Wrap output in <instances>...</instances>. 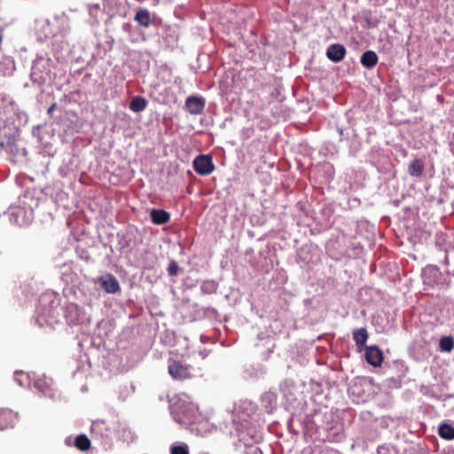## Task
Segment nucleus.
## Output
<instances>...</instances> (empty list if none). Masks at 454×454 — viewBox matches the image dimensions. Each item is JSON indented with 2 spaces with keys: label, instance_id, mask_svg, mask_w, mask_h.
<instances>
[{
  "label": "nucleus",
  "instance_id": "obj_1",
  "mask_svg": "<svg viewBox=\"0 0 454 454\" xmlns=\"http://www.w3.org/2000/svg\"><path fill=\"white\" fill-rule=\"evenodd\" d=\"M298 427H294L295 419L290 418L287 428L290 433L299 434L302 430L305 434L315 435V439L322 442H340L345 438L344 424L333 411L317 410L306 416L303 421L297 419Z\"/></svg>",
  "mask_w": 454,
  "mask_h": 454
},
{
  "label": "nucleus",
  "instance_id": "obj_2",
  "mask_svg": "<svg viewBox=\"0 0 454 454\" xmlns=\"http://www.w3.org/2000/svg\"><path fill=\"white\" fill-rule=\"evenodd\" d=\"M369 160L385 179L389 180L395 177V166L389 156L384 153L383 149L373 146L369 153Z\"/></svg>",
  "mask_w": 454,
  "mask_h": 454
},
{
  "label": "nucleus",
  "instance_id": "obj_3",
  "mask_svg": "<svg viewBox=\"0 0 454 454\" xmlns=\"http://www.w3.org/2000/svg\"><path fill=\"white\" fill-rule=\"evenodd\" d=\"M421 278L423 284L430 287L434 286H447L449 287L450 282L443 277L440 269L436 265L428 264L422 269Z\"/></svg>",
  "mask_w": 454,
  "mask_h": 454
},
{
  "label": "nucleus",
  "instance_id": "obj_4",
  "mask_svg": "<svg viewBox=\"0 0 454 454\" xmlns=\"http://www.w3.org/2000/svg\"><path fill=\"white\" fill-rule=\"evenodd\" d=\"M169 375L176 380H187L193 377L192 366L178 360H171L168 363Z\"/></svg>",
  "mask_w": 454,
  "mask_h": 454
},
{
  "label": "nucleus",
  "instance_id": "obj_5",
  "mask_svg": "<svg viewBox=\"0 0 454 454\" xmlns=\"http://www.w3.org/2000/svg\"><path fill=\"white\" fill-rule=\"evenodd\" d=\"M317 257V248L313 247L311 244H304L296 253V262L301 264V267L314 263Z\"/></svg>",
  "mask_w": 454,
  "mask_h": 454
},
{
  "label": "nucleus",
  "instance_id": "obj_6",
  "mask_svg": "<svg viewBox=\"0 0 454 454\" xmlns=\"http://www.w3.org/2000/svg\"><path fill=\"white\" fill-rule=\"evenodd\" d=\"M10 221L20 227L27 226L33 221V212L21 207H14L10 213Z\"/></svg>",
  "mask_w": 454,
  "mask_h": 454
},
{
  "label": "nucleus",
  "instance_id": "obj_7",
  "mask_svg": "<svg viewBox=\"0 0 454 454\" xmlns=\"http://www.w3.org/2000/svg\"><path fill=\"white\" fill-rule=\"evenodd\" d=\"M193 168L196 173L201 176L211 174L215 169L212 157L208 154H200L193 160Z\"/></svg>",
  "mask_w": 454,
  "mask_h": 454
},
{
  "label": "nucleus",
  "instance_id": "obj_8",
  "mask_svg": "<svg viewBox=\"0 0 454 454\" xmlns=\"http://www.w3.org/2000/svg\"><path fill=\"white\" fill-rule=\"evenodd\" d=\"M116 429V423L106 419H98L91 425V431L102 437H110Z\"/></svg>",
  "mask_w": 454,
  "mask_h": 454
},
{
  "label": "nucleus",
  "instance_id": "obj_9",
  "mask_svg": "<svg viewBox=\"0 0 454 454\" xmlns=\"http://www.w3.org/2000/svg\"><path fill=\"white\" fill-rule=\"evenodd\" d=\"M171 414L173 416V419L175 421H176L179 424L186 425L191 423L192 416L191 413L190 409L188 408V405H185L184 403H182L178 406H175L172 411Z\"/></svg>",
  "mask_w": 454,
  "mask_h": 454
},
{
  "label": "nucleus",
  "instance_id": "obj_10",
  "mask_svg": "<svg viewBox=\"0 0 454 454\" xmlns=\"http://www.w3.org/2000/svg\"><path fill=\"white\" fill-rule=\"evenodd\" d=\"M184 106L191 114H200L205 108V99L201 97L190 96L186 98Z\"/></svg>",
  "mask_w": 454,
  "mask_h": 454
},
{
  "label": "nucleus",
  "instance_id": "obj_11",
  "mask_svg": "<svg viewBox=\"0 0 454 454\" xmlns=\"http://www.w3.org/2000/svg\"><path fill=\"white\" fill-rule=\"evenodd\" d=\"M18 419V413L10 409H0V430L14 427Z\"/></svg>",
  "mask_w": 454,
  "mask_h": 454
},
{
  "label": "nucleus",
  "instance_id": "obj_12",
  "mask_svg": "<svg viewBox=\"0 0 454 454\" xmlns=\"http://www.w3.org/2000/svg\"><path fill=\"white\" fill-rule=\"evenodd\" d=\"M366 362L374 366H380L383 361L382 351L375 345L367 347L364 353Z\"/></svg>",
  "mask_w": 454,
  "mask_h": 454
},
{
  "label": "nucleus",
  "instance_id": "obj_13",
  "mask_svg": "<svg viewBox=\"0 0 454 454\" xmlns=\"http://www.w3.org/2000/svg\"><path fill=\"white\" fill-rule=\"evenodd\" d=\"M346 53V48L340 43H333L326 50V57L334 63L340 62L345 58Z\"/></svg>",
  "mask_w": 454,
  "mask_h": 454
},
{
  "label": "nucleus",
  "instance_id": "obj_14",
  "mask_svg": "<svg viewBox=\"0 0 454 454\" xmlns=\"http://www.w3.org/2000/svg\"><path fill=\"white\" fill-rule=\"evenodd\" d=\"M134 20L141 27H148L152 24H156L157 19L154 16L152 17L147 9H139L134 17Z\"/></svg>",
  "mask_w": 454,
  "mask_h": 454
},
{
  "label": "nucleus",
  "instance_id": "obj_15",
  "mask_svg": "<svg viewBox=\"0 0 454 454\" xmlns=\"http://www.w3.org/2000/svg\"><path fill=\"white\" fill-rule=\"evenodd\" d=\"M379 58L375 51L368 50L365 51L360 59V62L363 67L372 69L373 68L377 63H378Z\"/></svg>",
  "mask_w": 454,
  "mask_h": 454
},
{
  "label": "nucleus",
  "instance_id": "obj_16",
  "mask_svg": "<svg viewBox=\"0 0 454 454\" xmlns=\"http://www.w3.org/2000/svg\"><path fill=\"white\" fill-rule=\"evenodd\" d=\"M101 286L108 294H115L120 289L119 283L113 275H107L106 278H103L101 279Z\"/></svg>",
  "mask_w": 454,
  "mask_h": 454
},
{
  "label": "nucleus",
  "instance_id": "obj_17",
  "mask_svg": "<svg viewBox=\"0 0 454 454\" xmlns=\"http://www.w3.org/2000/svg\"><path fill=\"white\" fill-rule=\"evenodd\" d=\"M151 220L154 224H165L170 219V215L163 209H152L150 212Z\"/></svg>",
  "mask_w": 454,
  "mask_h": 454
},
{
  "label": "nucleus",
  "instance_id": "obj_18",
  "mask_svg": "<svg viewBox=\"0 0 454 454\" xmlns=\"http://www.w3.org/2000/svg\"><path fill=\"white\" fill-rule=\"evenodd\" d=\"M425 165L419 159H414L408 165V174L412 177H421L424 173Z\"/></svg>",
  "mask_w": 454,
  "mask_h": 454
},
{
  "label": "nucleus",
  "instance_id": "obj_19",
  "mask_svg": "<svg viewBox=\"0 0 454 454\" xmlns=\"http://www.w3.org/2000/svg\"><path fill=\"white\" fill-rule=\"evenodd\" d=\"M368 339V333L365 328H357L353 332V340L359 349L364 347Z\"/></svg>",
  "mask_w": 454,
  "mask_h": 454
},
{
  "label": "nucleus",
  "instance_id": "obj_20",
  "mask_svg": "<svg viewBox=\"0 0 454 454\" xmlns=\"http://www.w3.org/2000/svg\"><path fill=\"white\" fill-rule=\"evenodd\" d=\"M438 434L445 440L454 439V427L448 423H442L438 427Z\"/></svg>",
  "mask_w": 454,
  "mask_h": 454
},
{
  "label": "nucleus",
  "instance_id": "obj_21",
  "mask_svg": "<svg viewBox=\"0 0 454 454\" xmlns=\"http://www.w3.org/2000/svg\"><path fill=\"white\" fill-rule=\"evenodd\" d=\"M454 348V338L451 335L443 336L439 341V349L441 352H450Z\"/></svg>",
  "mask_w": 454,
  "mask_h": 454
},
{
  "label": "nucleus",
  "instance_id": "obj_22",
  "mask_svg": "<svg viewBox=\"0 0 454 454\" xmlns=\"http://www.w3.org/2000/svg\"><path fill=\"white\" fill-rule=\"evenodd\" d=\"M147 101L143 97H136L129 103V108L135 113L142 112L145 109Z\"/></svg>",
  "mask_w": 454,
  "mask_h": 454
},
{
  "label": "nucleus",
  "instance_id": "obj_23",
  "mask_svg": "<svg viewBox=\"0 0 454 454\" xmlns=\"http://www.w3.org/2000/svg\"><path fill=\"white\" fill-rule=\"evenodd\" d=\"M74 445L80 450L85 451L90 448V441L85 434H80L75 438Z\"/></svg>",
  "mask_w": 454,
  "mask_h": 454
},
{
  "label": "nucleus",
  "instance_id": "obj_24",
  "mask_svg": "<svg viewBox=\"0 0 454 454\" xmlns=\"http://www.w3.org/2000/svg\"><path fill=\"white\" fill-rule=\"evenodd\" d=\"M34 385L35 388H37L44 395H47L51 390L50 383L46 380V379L39 378L36 380H35Z\"/></svg>",
  "mask_w": 454,
  "mask_h": 454
},
{
  "label": "nucleus",
  "instance_id": "obj_25",
  "mask_svg": "<svg viewBox=\"0 0 454 454\" xmlns=\"http://www.w3.org/2000/svg\"><path fill=\"white\" fill-rule=\"evenodd\" d=\"M377 454H396V450L388 444H382L377 448Z\"/></svg>",
  "mask_w": 454,
  "mask_h": 454
},
{
  "label": "nucleus",
  "instance_id": "obj_26",
  "mask_svg": "<svg viewBox=\"0 0 454 454\" xmlns=\"http://www.w3.org/2000/svg\"><path fill=\"white\" fill-rule=\"evenodd\" d=\"M307 206H308L307 201H303V200L297 201V203L295 204V207L298 212V216L301 217V215H304L305 216L308 215Z\"/></svg>",
  "mask_w": 454,
  "mask_h": 454
},
{
  "label": "nucleus",
  "instance_id": "obj_27",
  "mask_svg": "<svg viewBox=\"0 0 454 454\" xmlns=\"http://www.w3.org/2000/svg\"><path fill=\"white\" fill-rule=\"evenodd\" d=\"M171 454H189V450L186 445H177L171 448Z\"/></svg>",
  "mask_w": 454,
  "mask_h": 454
},
{
  "label": "nucleus",
  "instance_id": "obj_28",
  "mask_svg": "<svg viewBox=\"0 0 454 454\" xmlns=\"http://www.w3.org/2000/svg\"><path fill=\"white\" fill-rule=\"evenodd\" d=\"M324 173H325V176L326 181L330 182L331 180H333V176H334L333 166H332V165L325 166L324 167Z\"/></svg>",
  "mask_w": 454,
  "mask_h": 454
},
{
  "label": "nucleus",
  "instance_id": "obj_29",
  "mask_svg": "<svg viewBox=\"0 0 454 454\" xmlns=\"http://www.w3.org/2000/svg\"><path fill=\"white\" fill-rule=\"evenodd\" d=\"M179 266L176 262L172 261L168 267V272L170 276H176L178 274Z\"/></svg>",
  "mask_w": 454,
  "mask_h": 454
},
{
  "label": "nucleus",
  "instance_id": "obj_30",
  "mask_svg": "<svg viewBox=\"0 0 454 454\" xmlns=\"http://www.w3.org/2000/svg\"><path fill=\"white\" fill-rule=\"evenodd\" d=\"M313 454H342L339 450L333 449V448H324L317 452L314 451Z\"/></svg>",
  "mask_w": 454,
  "mask_h": 454
},
{
  "label": "nucleus",
  "instance_id": "obj_31",
  "mask_svg": "<svg viewBox=\"0 0 454 454\" xmlns=\"http://www.w3.org/2000/svg\"><path fill=\"white\" fill-rule=\"evenodd\" d=\"M348 204L350 207H357L360 206L361 200L356 197L349 198L348 200Z\"/></svg>",
  "mask_w": 454,
  "mask_h": 454
},
{
  "label": "nucleus",
  "instance_id": "obj_32",
  "mask_svg": "<svg viewBox=\"0 0 454 454\" xmlns=\"http://www.w3.org/2000/svg\"><path fill=\"white\" fill-rule=\"evenodd\" d=\"M365 20H366V22H367V26H368V27H377V23H378V22H377L376 20H375V21H372V20H371L370 19H368V18H367Z\"/></svg>",
  "mask_w": 454,
  "mask_h": 454
},
{
  "label": "nucleus",
  "instance_id": "obj_33",
  "mask_svg": "<svg viewBox=\"0 0 454 454\" xmlns=\"http://www.w3.org/2000/svg\"><path fill=\"white\" fill-rule=\"evenodd\" d=\"M322 213H323L325 216L329 217V216L332 215V210H331V208H329V207H324V208H322Z\"/></svg>",
  "mask_w": 454,
  "mask_h": 454
},
{
  "label": "nucleus",
  "instance_id": "obj_34",
  "mask_svg": "<svg viewBox=\"0 0 454 454\" xmlns=\"http://www.w3.org/2000/svg\"><path fill=\"white\" fill-rule=\"evenodd\" d=\"M56 106H57L56 103H53V104H52V105L48 108L47 113H48L49 114H52V112L55 110Z\"/></svg>",
  "mask_w": 454,
  "mask_h": 454
},
{
  "label": "nucleus",
  "instance_id": "obj_35",
  "mask_svg": "<svg viewBox=\"0 0 454 454\" xmlns=\"http://www.w3.org/2000/svg\"><path fill=\"white\" fill-rule=\"evenodd\" d=\"M338 130V133L340 135V140H342V137H343V129L342 128H338L337 129Z\"/></svg>",
  "mask_w": 454,
  "mask_h": 454
},
{
  "label": "nucleus",
  "instance_id": "obj_36",
  "mask_svg": "<svg viewBox=\"0 0 454 454\" xmlns=\"http://www.w3.org/2000/svg\"><path fill=\"white\" fill-rule=\"evenodd\" d=\"M442 263H443L444 265H448V264H449V257H448V255H447V254H445L444 259H443V261H442Z\"/></svg>",
  "mask_w": 454,
  "mask_h": 454
},
{
  "label": "nucleus",
  "instance_id": "obj_37",
  "mask_svg": "<svg viewBox=\"0 0 454 454\" xmlns=\"http://www.w3.org/2000/svg\"><path fill=\"white\" fill-rule=\"evenodd\" d=\"M254 453H255V454H256L257 452H259V453H260V451H259L258 448H254Z\"/></svg>",
  "mask_w": 454,
  "mask_h": 454
},
{
  "label": "nucleus",
  "instance_id": "obj_38",
  "mask_svg": "<svg viewBox=\"0 0 454 454\" xmlns=\"http://www.w3.org/2000/svg\"><path fill=\"white\" fill-rule=\"evenodd\" d=\"M451 271H452V270H446V273H447L448 275H450V276H451Z\"/></svg>",
  "mask_w": 454,
  "mask_h": 454
},
{
  "label": "nucleus",
  "instance_id": "obj_39",
  "mask_svg": "<svg viewBox=\"0 0 454 454\" xmlns=\"http://www.w3.org/2000/svg\"><path fill=\"white\" fill-rule=\"evenodd\" d=\"M285 164H286V170L287 169V165L289 166V164L287 163L286 160L285 161Z\"/></svg>",
  "mask_w": 454,
  "mask_h": 454
},
{
  "label": "nucleus",
  "instance_id": "obj_40",
  "mask_svg": "<svg viewBox=\"0 0 454 454\" xmlns=\"http://www.w3.org/2000/svg\"><path fill=\"white\" fill-rule=\"evenodd\" d=\"M451 276L454 278V270L451 271Z\"/></svg>",
  "mask_w": 454,
  "mask_h": 454
},
{
  "label": "nucleus",
  "instance_id": "obj_41",
  "mask_svg": "<svg viewBox=\"0 0 454 454\" xmlns=\"http://www.w3.org/2000/svg\"><path fill=\"white\" fill-rule=\"evenodd\" d=\"M2 39H3V37H2V35L0 34V43L2 42Z\"/></svg>",
  "mask_w": 454,
  "mask_h": 454
}]
</instances>
